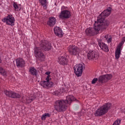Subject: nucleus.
Instances as JSON below:
<instances>
[{"label": "nucleus", "mask_w": 125, "mask_h": 125, "mask_svg": "<svg viewBox=\"0 0 125 125\" xmlns=\"http://www.w3.org/2000/svg\"><path fill=\"white\" fill-rule=\"evenodd\" d=\"M94 27L93 28H88L85 30V33L87 36H95L99 33L100 30L102 29H106L108 26H109V22L106 21V24L104 25H103L100 24L98 21H95L94 24Z\"/></svg>", "instance_id": "obj_3"}, {"label": "nucleus", "mask_w": 125, "mask_h": 125, "mask_svg": "<svg viewBox=\"0 0 125 125\" xmlns=\"http://www.w3.org/2000/svg\"><path fill=\"white\" fill-rule=\"evenodd\" d=\"M3 22H6L7 25H10L12 27L14 26L15 23V18L13 17L12 15H8L3 20Z\"/></svg>", "instance_id": "obj_8"}, {"label": "nucleus", "mask_w": 125, "mask_h": 125, "mask_svg": "<svg viewBox=\"0 0 125 125\" xmlns=\"http://www.w3.org/2000/svg\"><path fill=\"white\" fill-rule=\"evenodd\" d=\"M40 47H36L34 49L35 57L37 60L40 61H44V54L42 53V50L48 51L51 49V44L46 40H42L40 44Z\"/></svg>", "instance_id": "obj_1"}, {"label": "nucleus", "mask_w": 125, "mask_h": 125, "mask_svg": "<svg viewBox=\"0 0 125 125\" xmlns=\"http://www.w3.org/2000/svg\"><path fill=\"white\" fill-rule=\"evenodd\" d=\"M71 16V11L67 10V7L62 6L61 7V12L59 15V18L62 19V20H65V19H69Z\"/></svg>", "instance_id": "obj_7"}, {"label": "nucleus", "mask_w": 125, "mask_h": 125, "mask_svg": "<svg viewBox=\"0 0 125 125\" xmlns=\"http://www.w3.org/2000/svg\"><path fill=\"white\" fill-rule=\"evenodd\" d=\"M76 99L73 95H68L66 97V100H58L55 102L54 106L55 110L59 113L64 112L67 110V104H71Z\"/></svg>", "instance_id": "obj_2"}, {"label": "nucleus", "mask_w": 125, "mask_h": 125, "mask_svg": "<svg viewBox=\"0 0 125 125\" xmlns=\"http://www.w3.org/2000/svg\"><path fill=\"white\" fill-rule=\"evenodd\" d=\"M0 74L2 76H4V77H6V76H7V72L1 66H0Z\"/></svg>", "instance_id": "obj_25"}, {"label": "nucleus", "mask_w": 125, "mask_h": 125, "mask_svg": "<svg viewBox=\"0 0 125 125\" xmlns=\"http://www.w3.org/2000/svg\"><path fill=\"white\" fill-rule=\"evenodd\" d=\"M56 18L53 17H51L49 18V19L47 22V25H48L49 27H53V26L56 24Z\"/></svg>", "instance_id": "obj_15"}, {"label": "nucleus", "mask_w": 125, "mask_h": 125, "mask_svg": "<svg viewBox=\"0 0 125 125\" xmlns=\"http://www.w3.org/2000/svg\"><path fill=\"white\" fill-rule=\"evenodd\" d=\"M98 81V82H99V78L97 79V78H94L92 82H91V84H94V83H96V82Z\"/></svg>", "instance_id": "obj_27"}, {"label": "nucleus", "mask_w": 125, "mask_h": 125, "mask_svg": "<svg viewBox=\"0 0 125 125\" xmlns=\"http://www.w3.org/2000/svg\"><path fill=\"white\" fill-rule=\"evenodd\" d=\"M29 72L31 76H37L38 75V70L34 67H31L29 68Z\"/></svg>", "instance_id": "obj_21"}, {"label": "nucleus", "mask_w": 125, "mask_h": 125, "mask_svg": "<svg viewBox=\"0 0 125 125\" xmlns=\"http://www.w3.org/2000/svg\"><path fill=\"white\" fill-rule=\"evenodd\" d=\"M122 42L125 43V37H123L122 40Z\"/></svg>", "instance_id": "obj_32"}, {"label": "nucleus", "mask_w": 125, "mask_h": 125, "mask_svg": "<svg viewBox=\"0 0 125 125\" xmlns=\"http://www.w3.org/2000/svg\"><path fill=\"white\" fill-rule=\"evenodd\" d=\"M4 93L7 97L11 98H20L21 97L20 94L10 90H4Z\"/></svg>", "instance_id": "obj_12"}, {"label": "nucleus", "mask_w": 125, "mask_h": 125, "mask_svg": "<svg viewBox=\"0 0 125 125\" xmlns=\"http://www.w3.org/2000/svg\"><path fill=\"white\" fill-rule=\"evenodd\" d=\"M111 104L107 103L99 107L95 112V117H101L107 113L108 111L111 108Z\"/></svg>", "instance_id": "obj_5"}, {"label": "nucleus", "mask_w": 125, "mask_h": 125, "mask_svg": "<svg viewBox=\"0 0 125 125\" xmlns=\"http://www.w3.org/2000/svg\"><path fill=\"white\" fill-rule=\"evenodd\" d=\"M54 94L55 95H58V94H59V93H58V92L56 91L55 92H54Z\"/></svg>", "instance_id": "obj_30"}, {"label": "nucleus", "mask_w": 125, "mask_h": 125, "mask_svg": "<svg viewBox=\"0 0 125 125\" xmlns=\"http://www.w3.org/2000/svg\"><path fill=\"white\" fill-rule=\"evenodd\" d=\"M112 78H113V75L111 74L102 75L99 78V83H107L108 81H110Z\"/></svg>", "instance_id": "obj_10"}, {"label": "nucleus", "mask_w": 125, "mask_h": 125, "mask_svg": "<svg viewBox=\"0 0 125 125\" xmlns=\"http://www.w3.org/2000/svg\"><path fill=\"white\" fill-rule=\"evenodd\" d=\"M104 38L107 41L108 43H110L112 42V36L109 35H106L105 36H104Z\"/></svg>", "instance_id": "obj_26"}, {"label": "nucleus", "mask_w": 125, "mask_h": 125, "mask_svg": "<svg viewBox=\"0 0 125 125\" xmlns=\"http://www.w3.org/2000/svg\"><path fill=\"white\" fill-rule=\"evenodd\" d=\"M45 75H47L44 81L40 82V84L45 88H50L53 86L54 83L51 81V76H50V72L47 71L45 72Z\"/></svg>", "instance_id": "obj_6"}, {"label": "nucleus", "mask_w": 125, "mask_h": 125, "mask_svg": "<svg viewBox=\"0 0 125 125\" xmlns=\"http://www.w3.org/2000/svg\"><path fill=\"white\" fill-rule=\"evenodd\" d=\"M16 66L18 68H22L25 66V61L21 58H18L16 60Z\"/></svg>", "instance_id": "obj_13"}, {"label": "nucleus", "mask_w": 125, "mask_h": 125, "mask_svg": "<svg viewBox=\"0 0 125 125\" xmlns=\"http://www.w3.org/2000/svg\"><path fill=\"white\" fill-rule=\"evenodd\" d=\"M13 6L16 11H20L22 8L21 4H17V3L15 2H14L13 3Z\"/></svg>", "instance_id": "obj_22"}, {"label": "nucleus", "mask_w": 125, "mask_h": 125, "mask_svg": "<svg viewBox=\"0 0 125 125\" xmlns=\"http://www.w3.org/2000/svg\"><path fill=\"white\" fill-rule=\"evenodd\" d=\"M111 9H107L104 10L101 14H100L97 18V21L102 24L103 26H105L106 22H108V25L109 24V21L108 20H105V18L109 16L111 14Z\"/></svg>", "instance_id": "obj_4"}, {"label": "nucleus", "mask_w": 125, "mask_h": 125, "mask_svg": "<svg viewBox=\"0 0 125 125\" xmlns=\"http://www.w3.org/2000/svg\"><path fill=\"white\" fill-rule=\"evenodd\" d=\"M68 90V89H62V92H67V91Z\"/></svg>", "instance_id": "obj_31"}, {"label": "nucleus", "mask_w": 125, "mask_h": 125, "mask_svg": "<svg viewBox=\"0 0 125 125\" xmlns=\"http://www.w3.org/2000/svg\"><path fill=\"white\" fill-rule=\"evenodd\" d=\"M120 55H121V47H117L116 50L115 51V59L118 60L120 58Z\"/></svg>", "instance_id": "obj_20"}, {"label": "nucleus", "mask_w": 125, "mask_h": 125, "mask_svg": "<svg viewBox=\"0 0 125 125\" xmlns=\"http://www.w3.org/2000/svg\"><path fill=\"white\" fill-rule=\"evenodd\" d=\"M68 50L71 55H79L81 52L80 48L76 45H70L68 48Z\"/></svg>", "instance_id": "obj_9"}, {"label": "nucleus", "mask_w": 125, "mask_h": 125, "mask_svg": "<svg viewBox=\"0 0 125 125\" xmlns=\"http://www.w3.org/2000/svg\"><path fill=\"white\" fill-rule=\"evenodd\" d=\"M99 45L101 49L103 50V51H104L105 52H108L109 51V48L108 47V45H107V44H106L105 43H99Z\"/></svg>", "instance_id": "obj_19"}, {"label": "nucleus", "mask_w": 125, "mask_h": 125, "mask_svg": "<svg viewBox=\"0 0 125 125\" xmlns=\"http://www.w3.org/2000/svg\"><path fill=\"white\" fill-rule=\"evenodd\" d=\"M74 73L77 77H81L83 73V66L82 64H76L73 68Z\"/></svg>", "instance_id": "obj_11"}, {"label": "nucleus", "mask_w": 125, "mask_h": 125, "mask_svg": "<svg viewBox=\"0 0 125 125\" xmlns=\"http://www.w3.org/2000/svg\"><path fill=\"white\" fill-rule=\"evenodd\" d=\"M39 2L41 5L43 6L44 9H46V5L47 4V0H39Z\"/></svg>", "instance_id": "obj_23"}, {"label": "nucleus", "mask_w": 125, "mask_h": 125, "mask_svg": "<svg viewBox=\"0 0 125 125\" xmlns=\"http://www.w3.org/2000/svg\"><path fill=\"white\" fill-rule=\"evenodd\" d=\"M54 32L55 35L58 37H62L63 36V32L62 29L59 27L56 26L54 28Z\"/></svg>", "instance_id": "obj_16"}, {"label": "nucleus", "mask_w": 125, "mask_h": 125, "mask_svg": "<svg viewBox=\"0 0 125 125\" xmlns=\"http://www.w3.org/2000/svg\"><path fill=\"white\" fill-rule=\"evenodd\" d=\"M98 54L96 52L89 51L87 54V58L89 60H91V59H97L98 58Z\"/></svg>", "instance_id": "obj_14"}, {"label": "nucleus", "mask_w": 125, "mask_h": 125, "mask_svg": "<svg viewBox=\"0 0 125 125\" xmlns=\"http://www.w3.org/2000/svg\"><path fill=\"white\" fill-rule=\"evenodd\" d=\"M124 43H125L124 42L121 41V43L119 44V45L117 47H120V49L122 48V45H123Z\"/></svg>", "instance_id": "obj_28"}, {"label": "nucleus", "mask_w": 125, "mask_h": 125, "mask_svg": "<svg viewBox=\"0 0 125 125\" xmlns=\"http://www.w3.org/2000/svg\"><path fill=\"white\" fill-rule=\"evenodd\" d=\"M50 116H51L50 113H44L41 117V120H42V121H45L47 118H50Z\"/></svg>", "instance_id": "obj_24"}, {"label": "nucleus", "mask_w": 125, "mask_h": 125, "mask_svg": "<svg viewBox=\"0 0 125 125\" xmlns=\"http://www.w3.org/2000/svg\"><path fill=\"white\" fill-rule=\"evenodd\" d=\"M35 99H36V95L31 94L26 97L25 102L27 104H29V103H31L33 100H35Z\"/></svg>", "instance_id": "obj_18"}, {"label": "nucleus", "mask_w": 125, "mask_h": 125, "mask_svg": "<svg viewBox=\"0 0 125 125\" xmlns=\"http://www.w3.org/2000/svg\"><path fill=\"white\" fill-rule=\"evenodd\" d=\"M58 63L61 65H67L68 63V60L64 56H61L58 58Z\"/></svg>", "instance_id": "obj_17"}, {"label": "nucleus", "mask_w": 125, "mask_h": 125, "mask_svg": "<svg viewBox=\"0 0 125 125\" xmlns=\"http://www.w3.org/2000/svg\"><path fill=\"white\" fill-rule=\"evenodd\" d=\"M0 63H1V60L0 59Z\"/></svg>", "instance_id": "obj_33"}, {"label": "nucleus", "mask_w": 125, "mask_h": 125, "mask_svg": "<svg viewBox=\"0 0 125 125\" xmlns=\"http://www.w3.org/2000/svg\"><path fill=\"white\" fill-rule=\"evenodd\" d=\"M21 101L22 102H25V97L22 96L21 98Z\"/></svg>", "instance_id": "obj_29"}]
</instances>
